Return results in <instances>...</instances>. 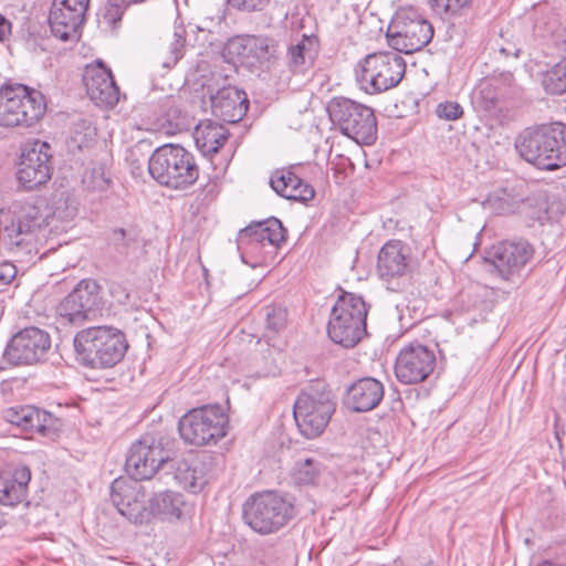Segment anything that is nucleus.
<instances>
[{
	"label": "nucleus",
	"mask_w": 566,
	"mask_h": 566,
	"mask_svg": "<svg viewBox=\"0 0 566 566\" xmlns=\"http://www.w3.org/2000/svg\"><path fill=\"white\" fill-rule=\"evenodd\" d=\"M515 148L527 163L542 170L566 166V124L553 122L527 127L518 134Z\"/></svg>",
	"instance_id": "f257e3e1"
},
{
	"label": "nucleus",
	"mask_w": 566,
	"mask_h": 566,
	"mask_svg": "<svg viewBox=\"0 0 566 566\" xmlns=\"http://www.w3.org/2000/svg\"><path fill=\"white\" fill-rule=\"evenodd\" d=\"M77 361L90 368H111L123 360L128 343L124 332L112 326L84 328L74 336Z\"/></svg>",
	"instance_id": "f03ea898"
},
{
	"label": "nucleus",
	"mask_w": 566,
	"mask_h": 566,
	"mask_svg": "<svg viewBox=\"0 0 566 566\" xmlns=\"http://www.w3.org/2000/svg\"><path fill=\"white\" fill-rule=\"evenodd\" d=\"M150 176L170 189H187L199 178L193 155L180 145L165 144L154 150L148 160Z\"/></svg>",
	"instance_id": "7ed1b4c3"
},
{
	"label": "nucleus",
	"mask_w": 566,
	"mask_h": 566,
	"mask_svg": "<svg viewBox=\"0 0 566 566\" xmlns=\"http://www.w3.org/2000/svg\"><path fill=\"white\" fill-rule=\"evenodd\" d=\"M367 313L360 295L343 292L332 308L327 324L331 340L345 348L356 346L367 335Z\"/></svg>",
	"instance_id": "20e7f679"
},
{
	"label": "nucleus",
	"mask_w": 566,
	"mask_h": 566,
	"mask_svg": "<svg viewBox=\"0 0 566 566\" xmlns=\"http://www.w3.org/2000/svg\"><path fill=\"white\" fill-rule=\"evenodd\" d=\"M294 515L293 503L274 491L255 493L243 504L244 522L262 535L280 531Z\"/></svg>",
	"instance_id": "39448f33"
},
{
	"label": "nucleus",
	"mask_w": 566,
	"mask_h": 566,
	"mask_svg": "<svg viewBox=\"0 0 566 566\" xmlns=\"http://www.w3.org/2000/svg\"><path fill=\"white\" fill-rule=\"evenodd\" d=\"M326 109L343 135L364 145H371L377 139V119L373 108L338 96L328 102Z\"/></svg>",
	"instance_id": "423d86ee"
},
{
	"label": "nucleus",
	"mask_w": 566,
	"mask_h": 566,
	"mask_svg": "<svg viewBox=\"0 0 566 566\" xmlns=\"http://www.w3.org/2000/svg\"><path fill=\"white\" fill-rule=\"evenodd\" d=\"M229 418L220 405L193 408L178 421V431L185 443L203 447L217 444L227 434Z\"/></svg>",
	"instance_id": "0eeeda50"
},
{
	"label": "nucleus",
	"mask_w": 566,
	"mask_h": 566,
	"mask_svg": "<svg viewBox=\"0 0 566 566\" xmlns=\"http://www.w3.org/2000/svg\"><path fill=\"white\" fill-rule=\"evenodd\" d=\"M321 384L311 385L296 398L293 416L300 432L307 439L323 433L335 411V402L331 390Z\"/></svg>",
	"instance_id": "6e6552de"
},
{
	"label": "nucleus",
	"mask_w": 566,
	"mask_h": 566,
	"mask_svg": "<svg viewBox=\"0 0 566 566\" xmlns=\"http://www.w3.org/2000/svg\"><path fill=\"white\" fill-rule=\"evenodd\" d=\"M45 112L41 92L25 85L0 86V126H32Z\"/></svg>",
	"instance_id": "1a4fd4ad"
},
{
	"label": "nucleus",
	"mask_w": 566,
	"mask_h": 566,
	"mask_svg": "<svg viewBox=\"0 0 566 566\" xmlns=\"http://www.w3.org/2000/svg\"><path fill=\"white\" fill-rule=\"evenodd\" d=\"M406 72V62L398 52L368 54L356 70L359 87L368 94H376L397 86Z\"/></svg>",
	"instance_id": "9d476101"
},
{
	"label": "nucleus",
	"mask_w": 566,
	"mask_h": 566,
	"mask_svg": "<svg viewBox=\"0 0 566 566\" xmlns=\"http://www.w3.org/2000/svg\"><path fill=\"white\" fill-rule=\"evenodd\" d=\"M433 27L413 10H401L392 19L386 34L388 44L397 52L420 51L433 38Z\"/></svg>",
	"instance_id": "9b49d317"
},
{
	"label": "nucleus",
	"mask_w": 566,
	"mask_h": 566,
	"mask_svg": "<svg viewBox=\"0 0 566 566\" xmlns=\"http://www.w3.org/2000/svg\"><path fill=\"white\" fill-rule=\"evenodd\" d=\"M172 461L170 451L164 448L161 438L144 434L134 442L126 454L125 471L134 480H149L160 468Z\"/></svg>",
	"instance_id": "f8f14e48"
},
{
	"label": "nucleus",
	"mask_w": 566,
	"mask_h": 566,
	"mask_svg": "<svg viewBox=\"0 0 566 566\" xmlns=\"http://www.w3.org/2000/svg\"><path fill=\"white\" fill-rule=\"evenodd\" d=\"M50 348V334L40 327L28 326L9 338L2 359L12 367L33 366L45 359Z\"/></svg>",
	"instance_id": "ddd939ff"
},
{
	"label": "nucleus",
	"mask_w": 566,
	"mask_h": 566,
	"mask_svg": "<svg viewBox=\"0 0 566 566\" xmlns=\"http://www.w3.org/2000/svg\"><path fill=\"white\" fill-rule=\"evenodd\" d=\"M102 300L97 282L84 279L61 301L57 314L72 325H83L101 314Z\"/></svg>",
	"instance_id": "4468645a"
},
{
	"label": "nucleus",
	"mask_w": 566,
	"mask_h": 566,
	"mask_svg": "<svg viewBox=\"0 0 566 566\" xmlns=\"http://www.w3.org/2000/svg\"><path fill=\"white\" fill-rule=\"evenodd\" d=\"M18 180L27 190L45 184L52 174L51 146L46 142L33 140L22 147Z\"/></svg>",
	"instance_id": "2eb2a0df"
},
{
	"label": "nucleus",
	"mask_w": 566,
	"mask_h": 566,
	"mask_svg": "<svg viewBox=\"0 0 566 566\" xmlns=\"http://www.w3.org/2000/svg\"><path fill=\"white\" fill-rule=\"evenodd\" d=\"M139 480L118 478L111 484V501L118 513L134 524L148 521L146 492Z\"/></svg>",
	"instance_id": "dca6fc26"
},
{
	"label": "nucleus",
	"mask_w": 566,
	"mask_h": 566,
	"mask_svg": "<svg viewBox=\"0 0 566 566\" xmlns=\"http://www.w3.org/2000/svg\"><path fill=\"white\" fill-rule=\"evenodd\" d=\"M434 366V353L427 346L413 342L400 349L395 364V375L402 384H419L429 377Z\"/></svg>",
	"instance_id": "f3484780"
},
{
	"label": "nucleus",
	"mask_w": 566,
	"mask_h": 566,
	"mask_svg": "<svg viewBox=\"0 0 566 566\" xmlns=\"http://www.w3.org/2000/svg\"><path fill=\"white\" fill-rule=\"evenodd\" d=\"M534 249L525 239L504 240L486 252L485 262L494 268L499 275L509 280L533 258Z\"/></svg>",
	"instance_id": "a211bd4d"
},
{
	"label": "nucleus",
	"mask_w": 566,
	"mask_h": 566,
	"mask_svg": "<svg viewBox=\"0 0 566 566\" xmlns=\"http://www.w3.org/2000/svg\"><path fill=\"white\" fill-rule=\"evenodd\" d=\"M287 230L277 218L251 222L238 234V249L242 252H258L266 243L275 249L286 241Z\"/></svg>",
	"instance_id": "6ab92c4d"
},
{
	"label": "nucleus",
	"mask_w": 566,
	"mask_h": 566,
	"mask_svg": "<svg viewBox=\"0 0 566 566\" xmlns=\"http://www.w3.org/2000/svg\"><path fill=\"white\" fill-rule=\"evenodd\" d=\"M83 83L87 95L98 106L114 107L119 99V88L112 71L102 62L85 67Z\"/></svg>",
	"instance_id": "aec40b11"
},
{
	"label": "nucleus",
	"mask_w": 566,
	"mask_h": 566,
	"mask_svg": "<svg viewBox=\"0 0 566 566\" xmlns=\"http://www.w3.org/2000/svg\"><path fill=\"white\" fill-rule=\"evenodd\" d=\"M228 51L242 64L254 65L271 61L277 54V43L264 35H240L228 42Z\"/></svg>",
	"instance_id": "412c9836"
},
{
	"label": "nucleus",
	"mask_w": 566,
	"mask_h": 566,
	"mask_svg": "<svg viewBox=\"0 0 566 566\" xmlns=\"http://www.w3.org/2000/svg\"><path fill=\"white\" fill-rule=\"evenodd\" d=\"M4 419L22 430L45 437L55 434L61 426L59 418L34 406L11 407L4 411Z\"/></svg>",
	"instance_id": "4be33fe9"
},
{
	"label": "nucleus",
	"mask_w": 566,
	"mask_h": 566,
	"mask_svg": "<svg viewBox=\"0 0 566 566\" xmlns=\"http://www.w3.org/2000/svg\"><path fill=\"white\" fill-rule=\"evenodd\" d=\"M385 387L374 377H363L346 389L344 405L353 412H368L376 409L382 401Z\"/></svg>",
	"instance_id": "5701e85b"
},
{
	"label": "nucleus",
	"mask_w": 566,
	"mask_h": 566,
	"mask_svg": "<svg viewBox=\"0 0 566 566\" xmlns=\"http://www.w3.org/2000/svg\"><path fill=\"white\" fill-rule=\"evenodd\" d=\"M210 99L212 114L226 123L240 122L249 109L247 93L235 86L221 87Z\"/></svg>",
	"instance_id": "b1692460"
},
{
	"label": "nucleus",
	"mask_w": 566,
	"mask_h": 566,
	"mask_svg": "<svg viewBox=\"0 0 566 566\" xmlns=\"http://www.w3.org/2000/svg\"><path fill=\"white\" fill-rule=\"evenodd\" d=\"M410 270V250L400 240L386 242L377 259V272L382 280L390 281L408 274Z\"/></svg>",
	"instance_id": "393cba45"
},
{
	"label": "nucleus",
	"mask_w": 566,
	"mask_h": 566,
	"mask_svg": "<svg viewBox=\"0 0 566 566\" xmlns=\"http://www.w3.org/2000/svg\"><path fill=\"white\" fill-rule=\"evenodd\" d=\"M31 481L29 467L18 464L0 471V504L15 506L27 500Z\"/></svg>",
	"instance_id": "a878e982"
},
{
	"label": "nucleus",
	"mask_w": 566,
	"mask_h": 566,
	"mask_svg": "<svg viewBox=\"0 0 566 566\" xmlns=\"http://www.w3.org/2000/svg\"><path fill=\"white\" fill-rule=\"evenodd\" d=\"M321 51V42L315 34H302L292 41L286 50V66L293 74H305L315 64Z\"/></svg>",
	"instance_id": "bb28decb"
},
{
	"label": "nucleus",
	"mask_w": 566,
	"mask_h": 566,
	"mask_svg": "<svg viewBox=\"0 0 566 566\" xmlns=\"http://www.w3.org/2000/svg\"><path fill=\"white\" fill-rule=\"evenodd\" d=\"M295 167L275 170L271 178L272 189L283 198L295 201H308L315 196L314 188L305 182L295 171Z\"/></svg>",
	"instance_id": "cd10ccee"
},
{
	"label": "nucleus",
	"mask_w": 566,
	"mask_h": 566,
	"mask_svg": "<svg viewBox=\"0 0 566 566\" xmlns=\"http://www.w3.org/2000/svg\"><path fill=\"white\" fill-rule=\"evenodd\" d=\"M84 20L85 14L76 11V8H71L69 4L60 6L53 1L49 13V24L55 38L67 41L75 35Z\"/></svg>",
	"instance_id": "c85d7f7f"
},
{
	"label": "nucleus",
	"mask_w": 566,
	"mask_h": 566,
	"mask_svg": "<svg viewBox=\"0 0 566 566\" xmlns=\"http://www.w3.org/2000/svg\"><path fill=\"white\" fill-rule=\"evenodd\" d=\"M207 460H211L210 457L193 458L191 460H181L176 463L169 464L170 469H175L174 478L178 483L187 490L196 493L203 488L208 482L206 478L205 468Z\"/></svg>",
	"instance_id": "c756f323"
},
{
	"label": "nucleus",
	"mask_w": 566,
	"mask_h": 566,
	"mask_svg": "<svg viewBox=\"0 0 566 566\" xmlns=\"http://www.w3.org/2000/svg\"><path fill=\"white\" fill-rule=\"evenodd\" d=\"M43 222L40 210L31 205L21 206L15 216V221L7 229L10 243L20 247L27 241V237L31 235Z\"/></svg>",
	"instance_id": "7c9ffc66"
},
{
	"label": "nucleus",
	"mask_w": 566,
	"mask_h": 566,
	"mask_svg": "<svg viewBox=\"0 0 566 566\" xmlns=\"http://www.w3.org/2000/svg\"><path fill=\"white\" fill-rule=\"evenodd\" d=\"M193 138L203 155H212L218 153L228 139V130L221 124L205 120L196 125Z\"/></svg>",
	"instance_id": "2f4dec72"
},
{
	"label": "nucleus",
	"mask_w": 566,
	"mask_h": 566,
	"mask_svg": "<svg viewBox=\"0 0 566 566\" xmlns=\"http://www.w3.org/2000/svg\"><path fill=\"white\" fill-rule=\"evenodd\" d=\"M185 501L182 494L172 491H165L155 494L149 500V516L154 515L161 521H177L182 515Z\"/></svg>",
	"instance_id": "473e14b6"
},
{
	"label": "nucleus",
	"mask_w": 566,
	"mask_h": 566,
	"mask_svg": "<svg viewBox=\"0 0 566 566\" xmlns=\"http://www.w3.org/2000/svg\"><path fill=\"white\" fill-rule=\"evenodd\" d=\"M528 201L530 199L525 200L523 197L515 195L513 190L502 188L490 193L483 201V207L494 214L504 216L514 213L521 203Z\"/></svg>",
	"instance_id": "72a5a7b5"
},
{
	"label": "nucleus",
	"mask_w": 566,
	"mask_h": 566,
	"mask_svg": "<svg viewBox=\"0 0 566 566\" xmlns=\"http://www.w3.org/2000/svg\"><path fill=\"white\" fill-rule=\"evenodd\" d=\"M534 31L541 36L548 34L556 35L559 29L558 13L549 3L544 2L534 7L533 12Z\"/></svg>",
	"instance_id": "f704fd0d"
},
{
	"label": "nucleus",
	"mask_w": 566,
	"mask_h": 566,
	"mask_svg": "<svg viewBox=\"0 0 566 566\" xmlns=\"http://www.w3.org/2000/svg\"><path fill=\"white\" fill-rule=\"evenodd\" d=\"M542 86L551 95H562L566 92V57L542 74Z\"/></svg>",
	"instance_id": "c9c22d12"
},
{
	"label": "nucleus",
	"mask_w": 566,
	"mask_h": 566,
	"mask_svg": "<svg viewBox=\"0 0 566 566\" xmlns=\"http://www.w3.org/2000/svg\"><path fill=\"white\" fill-rule=\"evenodd\" d=\"M96 137V128L87 119H80L73 124L69 146L82 150L90 147Z\"/></svg>",
	"instance_id": "e433bc0d"
},
{
	"label": "nucleus",
	"mask_w": 566,
	"mask_h": 566,
	"mask_svg": "<svg viewBox=\"0 0 566 566\" xmlns=\"http://www.w3.org/2000/svg\"><path fill=\"white\" fill-rule=\"evenodd\" d=\"M472 2L473 0H429L432 11L443 20L462 15Z\"/></svg>",
	"instance_id": "4c0bfd02"
},
{
	"label": "nucleus",
	"mask_w": 566,
	"mask_h": 566,
	"mask_svg": "<svg viewBox=\"0 0 566 566\" xmlns=\"http://www.w3.org/2000/svg\"><path fill=\"white\" fill-rule=\"evenodd\" d=\"M321 472V463L314 459L307 458L295 463L293 478L297 484H313Z\"/></svg>",
	"instance_id": "58836bf2"
},
{
	"label": "nucleus",
	"mask_w": 566,
	"mask_h": 566,
	"mask_svg": "<svg viewBox=\"0 0 566 566\" xmlns=\"http://www.w3.org/2000/svg\"><path fill=\"white\" fill-rule=\"evenodd\" d=\"M111 178L105 165H94L83 177V184L91 190L105 191L111 186Z\"/></svg>",
	"instance_id": "ea45409f"
},
{
	"label": "nucleus",
	"mask_w": 566,
	"mask_h": 566,
	"mask_svg": "<svg viewBox=\"0 0 566 566\" xmlns=\"http://www.w3.org/2000/svg\"><path fill=\"white\" fill-rule=\"evenodd\" d=\"M127 8L128 6L123 0H107L103 8L99 22L115 30L119 25Z\"/></svg>",
	"instance_id": "a19ab883"
},
{
	"label": "nucleus",
	"mask_w": 566,
	"mask_h": 566,
	"mask_svg": "<svg viewBox=\"0 0 566 566\" xmlns=\"http://www.w3.org/2000/svg\"><path fill=\"white\" fill-rule=\"evenodd\" d=\"M186 46V31L182 28L175 30L169 41V57L163 62L165 67H172L184 56Z\"/></svg>",
	"instance_id": "79ce46f5"
},
{
	"label": "nucleus",
	"mask_w": 566,
	"mask_h": 566,
	"mask_svg": "<svg viewBox=\"0 0 566 566\" xmlns=\"http://www.w3.org/2000/svg\"><path fill=\"white\" fill-rule=\"evenodd\" d=\"M137 240V234L134 230L116 228L113 229L109 235V241L120 254H127L130 245Z\"/></svg>",
	"instance_id": "37998d69"
},
{
	"label": "nucleus",
	"mask_w": 566,
	"mask_h": 566,
	"mask_svg": "<svg viewBox=\"0 0 566 566\" xmlns=\"http://www.w3.org/2000/svg\"><path fill=\"white\" fill-rule=\"evenodd\" d=\"M265 328L268 332L279 333L285 328L287 322V312L281 306H266Z\"/></svg>",
	"instance_id": "c03bdc74"
},
{
	"label": "nucleus",
	"mask_w": 566,
	"mask_h": 566,
	"mask_svg": "<svg viewBox=\"0 0 566 566\" xmlns=\"http://www.w3.org/2000/svg\"><path fill=\"white\" fill-rule=\"evenodd\" d=\"M77 202L67 192H61L59 200L54 203V216L62 220L73 219L77 214Z\"/></svg>",
	"instance_id": "a18cd8bd"
},
{
	"label": "nucleus",
	"mask_w": 566,
	"mask_h": 566,
	"mask_svg": "<svg viewBox=\"0 0 566 566\" xmlns=\"http://www.w3.org/2000/svg\"><path fill=\"white\" fill-rule=\"evenodd\" d=\"M479 93L484 101L486 107L495 106L500 94L497 92V84L493 81H484L479 86Z\"/></svg>",
	"instance_id": "49530a36"
},
{
	"label": "nucleus",
	"mask_w": 566,
	"mask_h": 566,
	"mask_svg": "<svg viewBox=\"0 0 566 566\" xmlns=\"http://www.w3.org/2000/svg\"><path fill=\"white\" fill-rule=\"evenodd\" d=\"M436 113L440 118L455 120L462 116L463 108L457 102H444L438 104Z\"/></svg>",
	"instance_id": "de8ad7c7"
},
{
	"label": "nucleus",
	"mask_w": 566,
	"mask_h": 566,
	"mask_svg": "<svg viewBox=\"0 0 566 566\" xmlns=\"http://www.w3.org/2000/svg\"><path fill=\"white\" fill-rule=\"evenodd\" d=\"M271 0H228V3L240 11L258 12L264 10Z\"/></svg>",
	"instance_id": "09e8293b"
},
{
	"label": "nucleus",
	"mask_w": 566,
	"mask_h": 566,
	"mask_svg": "<svg viewBox=\"0 0 566 566\" xmlns=\"http://www.w3.org/2000/svg\"><path fill=\"white\" fill-rule=\"evenodd\" d=\"M109 294L119 304H126L129 300V292L127 289L117 282H112L109 284Z\"/></svg>",
	"instance_id": "8fccbe9b"
},
{
	"label": "nucleus",
	"mask_w": 566,
	"mask_h": 566,
	"mask_svg": "<svg viewBox=\"0 0 566 566\" xmlns=\"http://www.w3.org/2000/svg\"><path fill=\"white\" fill-rule=\"evenodd\" d=\"M17 268L10 262L0 264V285L4 286L10 284L17 276Z\"/></svg>",
	"instance_id": "3c124183"
},
{
	"label": "nucleus",
	"mask_w": 566,
	"mask_h": 566,
	"mask_svg": "<svg viewBox=\"0 0 566 566\" xmlns=\"http://www.w3.org/2000/svg\"><path fill=\"white\" fill-rule=\"evenodd\" d=\"M555 42L556 44L566 52V23L562 27H559L558 31L556 32Z\"/></svg>",
	"instance_id": "603ef678"
},
{
	"label": "nucleus",
	"mask_w": 566,
	"mask_h": 566,
	"mask_svg": "<svg viewBox=\"0 0 566 566\" xmlns=\"http://www.w3.org/2000/svg\"><path fill=\"white\" fill-rule=\"evenodd\" d=\"M11 31V23L7 20L2 14H0V40L6 39V36Z\"/></svg>",
	"instance_id": "864d4df0"
},
{
	"label": "nucleus",
	"mask_w": 566,
	"mask_h": 566,
	"mask_svg": "<svg viewBox=\"0 0 566 566\" xmlns=\"http://www.w3.org/2000/svg\"><path fill=\"white\" fill-rule=\"evenodd\" d=\"M537 566H566V563L545 560Z\"/></svg>",
	"instance_id": "5fc2aeb1"
},
{
	"label": "nucleus",
	"mask_w": 566,
	"mask_h": 566,
	"mask_svg": "<svg viewBox=\"0 0 566 566\" xmlns=\"http://www.w3.org/2000/svg\"><path fill=\"white\" fill-rule=\"evenodd\" d=\"M176 126L179 130H182L188 127V123L185 118H182L180 123L176 124Z\"/></svg>",
	"instance_id": "6e6d98bb"
},
{
	"label": "nucleus",
	"mask_w": 566,
	"mask_h": 566,
	"mask_svg": "<svg viewBox=\"0 0 566 566\" xmlns=\"http://www.w3.org/2000/svg\"><path fill=\"white\" fill-rule=\"evenodd\" d=\"M128 7L130 4H135V3H140V2H144L145 0H123Z\"/></svg>",
	"instance_id": "4d7b16f0"
},
{
	"label": "nucleus",
	"mask_w": 566,
	"mask_h": 566,
	"mask_svg": "<svg viewBox=\"0 0 566 566\" xmlns=\"http://www.w3.org/2000/svg\"><path fill=\"white\" fill-rule=\"evenodd\" d=\"M413 566H434V564L431 560H428V562H421Z\"/></svg>",
	"instance_id": "13d9d810"
},
{
	"label": "nucleus",
	"mask_w": 566,
	"mask_h": 566,
	"mask_svg": "<svg viewBox=\"0 0 566 566\" xmlns=\"http://www.w3.org/2000/svg\"><path fill=\"white\" fill-rule=\"evenodd\" d=\"M562 433H564V430L559 431V430L556 428V430H555V436H556V438H557L558 440H560V436H562Z\"/></svg>",
	"instance_id": "bf43d9fd"
},
{
	"label": "nucleus",
	"mask_w": 566,
	"mask_h": 566,
	"mask_svg": "<svg viewBox=\"0 0 566 566\" xmlns=\"http://www.w3.org/2000/svg\"><path fill=\"white\" fill-rule=\"evenodd\" d=\"M240 252H241L242 261H245L244 254H245L247 252H242V251H240Z\"/></svg>",
	"instance_id": "052dcab7"
}]
</instances>
